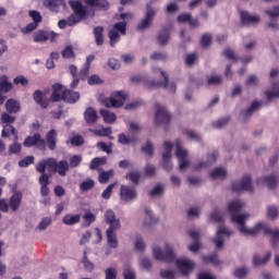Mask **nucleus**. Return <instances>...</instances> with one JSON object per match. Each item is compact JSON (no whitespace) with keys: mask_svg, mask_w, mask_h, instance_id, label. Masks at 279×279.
<instances>
[{"mask_svg":"<svg viewBox=\"0 0 279 279\" xmlns=\"http://www.w3.org/2000/svg\"><path fill=\"white\" fill-rule=\"evenodd\" d=\"M105 221L109 223V228L119 229L121 228V222L117 219L114 211L109 209L105 213Z\"/></svg>","mask_w":279,"mask_h":279,"instance_id":"nucleus-19","label":"nucleus"},{"mask_svg":"<svg viewBox=\"0 0 279 279\" xmlns=\"http://www.w3.org/2000/svg\"><path fill=\"white\" fill-rule=\"evenodd\" d=\"M16 137H14L13 144L9 146V154H20L21 153V144H19Z\"/></svg>","mask_w":279,"mask_h":279,"instance_id":"nucleus-54","label":"nucleus"},{"mask_svg":"<svg viewBox=\"0 0 279 279\" xmlns=\"http://www.w3.org/2000/svg\"><path fill=\"white\" fill-rule=\"evenodd\" d=\"M185 135L187 138H191L192 141H202V136L199 133H196L195 131L187 130L185 131Z\"/></svg>","mask_w":279,"mask_h":279,"instance_id":"nucleus-62","label":"nucleus"},{"mask_svg":"<svg viewBox=\"0 0 279 279\" xmlns=\"http://www.w3.org/2000/svg\"><path fill=\"white\" fill-rule=\"evenodd\" d=\"M265 95H266L268 101H271V99L279 98V83H272L270 88H268L265 92Z\"/></svg>","mask_w":279,"mask_h":279,"instance_id":"nucleus-33","label":"nucleus"},{"mask_svg":"<svg viewBox=\"0 0 279 279\" xmlns=\"http://www.w3.org/2000/svg\"><path fill=\"white\" fill-rule=\"evenodd\" d=\"M29 16L34 22L22 28L23 34H29L31 32H34V29L38 27V23L43 21V16H40V13L37 11H29Z\"/></svg>","mask_w":279,"mask_h":279,"instance_id":"nucleus-16","label":"nucleus"},{"mask_svg":"<svg viewBox=\"0 0 279 279\" xmlns=\"http://www.w3.org/2000/svg\"><path fill=\"white\" fill-rule=\"evenodd\" d=\"M69 4L74 14H72L68 20L59 21L58 25L60 29H64L68 26L73 27V25H77V23L83 21V19H86V15L88 14L86 7L82 5L80 1L70 0Z\"/></svg>","mask_w":279,"mask_h":279,"instance_id":"nucleus-3","label":"nucleus"},{"mask_svg":"<svg viewBox=\"0 0 279 279\" xmlns=\"http://www.w3.org/2000/svg\"><path fill=\"white\" fill-rule=\"evenodd\" d=\"M175 147H177L175 156L179 160L180 170L184 171V169H186L191 165L189 159H186V156H189V150L182 147V141L180 140H177Z\"/></svg>","mask_w":279,"mask_h":279,"instance_id":"nucleus-8","label":"nucleus"},{"mask_svg":"<svg viewBox=\"0 0 279 279\" xmlns=\"http://www.w3.org/2000/svg\"><path fill=\"white\" fill-rule=\"evenodd\" d=\"M86 3L98 10H108L110 8V3L107 0H86Z\"/></svg>","mask_w":279,"mask_h":279,"instance_id":"nucleus-34","label":"nucleus"},{"mask_svg":"<svg viewBox=\"0 0 279 279\" xmlns=\"http://www.w3.org/2000/svg\"><path fill=\"white\" fill-rule=\"evenodd\" d=\"M162 193H165V185L162 184H157L149 191L150 197H158V195H162Z\"/></svg>","mask_w":279,"mask_h":279,"instance_id":"nucleus-52","label":"nucleus"},{"mask_svg":"<svg viewBox=\"0 0 279 279\" xmlns=\"http://www.w3.org/2000/svg\"><path fill=\"white\" fill-rule=\"evenodd\" d=\"M177 267L182 276H189V274L195 269V263L189 258H179L177 259Z\"/></svg>","mask_w":279,"mask_h":279,"instance_id":"nucleus-12","label":"nucleus"},{"mask_svg":"<svg viewBox=\"0 0 279 279\" xmlns=\"http://www.w3.org/2000/svg\"><path fill=\"white\" fill-rule=\"evenodd\" d=\"M56 38H58V34L53 32L47 33L45 31H39L34 34L35 43H45L46 40H49L50 43H54Z\"/></svg>","mask_w":279,"mask_h":279,"instance_id":"nucleus-17","label":"nucleus"},{"mask_svg":"<svg viewBox=\"0 0 279 279\" xmlns=\"http://www.w3.org/2000/svg\"><path fill=\"white\" fill-rule=\"evenodd\" d=\"M114 175V170L102 171L99 174L100 184H106Z\"/></svg>","mask_w":279,"mask_h":279,"instance_id":"nucleus-48","label":"nucleus"},{"mask_svg":"<svg viewBox=\"0 0 279 279\" xmlns=\"http://www.w3.org/2000/svg\"><path fill=\"white\" fill-rule=\"evenodd\" d=\"M126 179L132 182V184H138L141 181V172L132 170L126 174Z\"/></svg>","mask_w":279,"mask_h":279,"instance_id":"nucleus-47","label":"nucleus"},{"mask_svg":"<svg viewBox=\"0 0 279 279\" xmlns=\"http://www.w3.org/2000/svg\"><path fill=\"white\" fill-rule=\"evenodd\" d=\"M154 258L156 260H161L162 263H173L175 260V252H173V246L171 244L165 245V251L160 246H155L153 248Z\"/></svg>","mask_w":279,"mask_h":279,"instance_id":"nucleus-6","label":"nucleus"},{"mask_svg":"<svg viewBox=\"0 0 279 279\" xmlns=\"http://www.w3.org/2000/svg\"><path fill=\"white\" fill-rule=\"evenodd\" d=\"M94 38L98 47H101V45H104V27L102 26H97L94 28Z\"/></svg>","mask_w":279,"mask_h":279,"instance_id":"nucleus-39","label":"nucleus"},{"mask_svg":"<svg viewBox=\"0 0 279 279\" xmlns=\"http://www.w3.org/2000/svg\"><path fill=\"white\" fill-rule=\"evenodd\" d=\"M117 230L119 229H113V228L107 229V243L113 250H117V247H119V240L117 239V233H116Z\"/></svg>","mask_w":279,"mask_h":279,"instance_id":"nucleus-21","label":"nucleus"},{"mask_svg":"<svg viewBox=\"0 0 279 279\" xmlns=\"http://www.w3.org/2000/svg\"><path fill=\"white\" fill-rule=\"evenodd\" d=\"M106 279H117V270L114 268H107L105 270Z\"/></svg>","mask_w":279,"mask_h":279,"instance_id":"nucleus-64","label":"nucleus"},{"mask_svg":"<svg viewBox=\"0 0 279 279\" xmlns=\"http://www.w3.org/2000/svg\"><path fill=\"white\" fill-rule=\"evenodd\" d=\"M90 132H93V134H95L96 136H110V134H112V129L102 128L98 130H90Z\"/></svg>","mask_w":279,"mask_h":279,"instance_id":"nucleus-51","label":"nucleus"},{"mask_svg":"<svg viewBox=\"0 0 279 279\" xmlns=\"http://www.w3.org/2000/svg\"><path fill=\"white\" fill-rule=\"evenodd\" d=\"M243 208H245V203L239 199L229 203L228 206L231 221L238 223L240 232L248 236H256L257 234H260V232L269 234L271 236L272 245L276 246V243L279 241V231L271 230L269 226L263 222L257 223L254 228L247 229L245 221L250 219V214H240Z\"/></svg>","mask_w":279,"mask_h":279,"instance_id":"nucleus-1","label":"nucleus"},{"mask_svg":"<svg viewBox=\"0 0 279 279\" xmlns=\"http://www.w3.org/2000/svg\"><path fill=\"white\" fill-rule=\"evenodd\" d=\"M13 85L8 81V76L2 75L0 77V95L3 97V93H10L12 90Z\"/></svg>","mask_w":279,"mask_h":279,"instance_id":"nucleus-35","label":"nucleus"},{"mask_svg":"<svg viewBox=\"0 0 279 279\" xmlns=\"http://www.w3.org/2000/svg\"><path fill=\"white\" fill-rule=\"evenodd\" d=\"M155 121L157 125H167L171 121V114L167 111V108L156 105Z\"/></svg>","mask_w":279,"mask_h":279,"instance_id":"nucleus-10","label":"nucleus"},{"mask_svg":"<svg viewBox=\"0 0 279 279\" xmlns=\"http://www.w3.org/2000/svg\"><path fill=\"white\" fill-rule=\"evenodd\" d=\"M271 258V253H267L263 258H260V256L255 255L253 258V263L254 265H265L266 263L269 262V259Z\"/></svg>","mask_w":279,"mask_h":279,"instance_id":"nucleus-50","label":"nucleus"},{"mask_svg":"<svg viewBox=\"0 0 279 279\" xmlns=\"http://www.w3.org/2000/svg\"><path fill=\"white\" fill-rule=\"evenodd\" d=\"M154 16H156V11L151 9V7L147 5L146 16L141 23V29H147L149 25H151V22L154 21Z\"/></svg>","mask_w":279,"mask_h":279,"instance_id":"nucleus-23","label":"nucleus"},{"mask_svg":"<svg viewBox=\"0 0 279 279\" xmlns=\"http://www.w3.org/2000/svg\"><path fill=\"white\" fill-rule=\"evenodd\" d=\"M242 25H256L260 21L258 15H251L250 13L242 11L240 13Z\"/></svg>","mask_w":279,"mask_h":279,"instance_id":"nucleus-20","label":"nucleus"},{"mask_svg":"<svg viewBox=\"0 0 279 279\" xmlns=\"http://www.w3.org/2000/svg\"><path fill=\"white\" fill-rule=\"evenodd\" d=\"M11 134L14 136L15 141H19V133L16 132V129H14L12 124L4 125L2 130V137L5 138Z\"/></svg>","mask_w":279,"mask_h":279,"instance_id":"nucleus-40","label":"nucleus"},{"mask_svg":"<svg viewBox=\"0 0 279 279\" xmlns=\"http://www.w3.org/2000/svg\"><path fill=\"white\" fill-rule=\"evenodd\" d=\"M33 99L41 106V108H49V100H45V94L41 90H35L33 94Z\"/></svg>","mask_w":279,"mask_h":279,"instance_id":"nucleus-32","label":"nucleus"},{"mask_svg":"<svg viewBox=\"0 0 279 279\" xmlns=\"http://www.w3.org/2000/svg\"><path fill=\"white\" fill-rule=\"evenodd\" d=\"M65 89L61 84H54L52 86V95L50 96L51 101H62V96L64 95Z\"/></svg>","mask_w":279,"mask_h":279,"instance_id":"nucleus-24","label":"nucleus"},{"mask_svg":"<svg viewBox=\"0 0 279 279\" xmlns=\"http://www.w3.org/2000/svg\"><path fill=\"white\" fill-rule=\"evenodd\" d=\"M217 156H218L217 151L209 154L207 157V162L201 161L198 165H193L192 166L193 170L199 171V169H206V167H208V165H213V162H215V160H217Z\"/></svg>","mask_w":279,"mask_h":279,"instance_id":"nucleus-25","label":"nucleus"},{"mask_svg":"<svg viewBox=\"0 0 279 279\" xmlns=\"http://www.w3.org/2000/svg\"><path fill=\"white\" fill-rule=\"evenodd\" d=\"M211 220L216 223H221V221H223V213H221L220 210L214 211L211 214Z\"/></svg>","mask_w":279,"mask_h":279,"instance_id":"nucleus-60","label":"nucleus"},{"mask_svg":"<svg viewBox=\"0 0 279 279\" xmlns=\"http://www.w3.org/2000/svg\"><path fill=\"white\" fill-rule=\"evenodd\" d=\"M28 165H34V156L25 157L24 159L19 161L20 167H27Z\"/></svg>","mask_w":279,"mask_h":279,"instance_id":"nucleus-61","label":"nucleus"},{"mask_svg":"<svg viewBox=\"0 0 279 279\" xmlns=\"http://www.w3.org/2000/svg\"><path fill=\"white\" fill-rule=\"evenodd\" d=\"M267 217H268V219H276V217H278V207H276V206H268V208H267Z\"/></svg>","mask_w":279,"mask_h":279,"instance_id":"nucleus-57","label":"nucleus"},{"mask_svg":"<svg viewBox=\"0 0 279 279\" xmlns=\"http://www.w3.org/2000/svg\"><path fill=\"white\" fill-rule=\"evenodd\" d=\"M179 23H189L190 27H199V20L193 19L189 13L181 14L178 16Z\"/></svg>","mask_w":279,"mask_h":279,"instance_id":"nucleus-26","label":"nucleus"},{"mask_svg":"<svg viewBox=\"0 0 279 279\" xmlns=\"http://www.w3.org/2000/svg\"><path fill=\"white\" fill-rule=\"evenodd\" d=\"M125 99H128V95L124 92H117L113 96L102 100V104L106 108H121L125 104Z\"/></svg>","mask_w":279,"mask_h":279,"instance_id":"nucleus-7","label":"nucleus"},{"mask_svg":"<svg viewBox=\"0 0 279 279\" xmlns=\"http://www.w3.org/2000/svg\"><path fill=\"white\" fill-rule=\"evenodd\" d=\"M154 223H158V218L154 216L151 213V209L146 208L145 209V219H144V226H154Z\"/></svg>","mask_w":279,"mask_h":279,"instance_id":"nucleus-42","label":"nucleus"},{"mask_svg":"<svg viewBox=\"0 0 279 279\" xmlns=\"http://www.w3.org/2000/svg\"><path fill=\"white\" fill-rule=\"evenodd\" d=\"M173 147V144L171 142H165L163 144V155H162V166L166 171H171L173 166L171 165V149Z\"/></svg>","mask_w":279,"mask_h":279,"instance_id":"nucleus-13","label":"nucleus"},{"mask_svg":"<svg viewBox=\"0 0 279 279\" xmlns=\"http://www.w3.org/2000/svg\"><path fill=\"white\" fill-rule=\"evenodd\" d=\"M22 201H23V194L21 193L13 194L9 201V208L12 209L13 211L19 210V208H21Z\"/></svg>","mask_w":279,"mask_h":279,"instance_id":"nucleus-27","label":"nucleus"},{"mask_svg":"<svg viewBox=\"0 0 279 279\" xmlns=\"http://www.w3.org/2000/svg\"><path fill=\"white\" fill-rule=\"evenodd\" d=\"M38 147V149H45L47 142L40 137V134H35L34 136H28L24 141V147Z\"/></svg>","mask_w":279,"mask_h":279,"instance_id":"nucleus-14","label":"nucleus"},{"mask_svg":"<svg viewBox=\"0 0 279 279\" xmlns=\"http://www.w3.org/2000/svg\"><path fill=\"white\" fill-rule=\"evenodd\" d=\"M232 231L228 230L226 227H219L217 230V235L214 238V243L218 250H221L223 247V243L226 241V236H231Z\"/></svg>","mask_w":279,"mask_h":279,"instance_id":"nucleus-11","label":"nucleus"},{"mask_svg":"<svg viewBox=\"0 0 279 279\" xmlns=\"http://www.w3.org/2000/svg\"><path fill=\"white\" fill-rule=\"evenodd\" d=\"M257 184H266L268 189H276V184H278V178L274 174L264 177L257 180Z\"/></svg>","mask_w":279,"mask_h":279,"instance_id":"nucleus-29","label":"nucleus"},{"mask_svg":"<svg viewBox=\"0 0 279 279\" xmlns=\"http://www.w3.org/2000/svg\"><path fill=\"white\" fill-rule=\"evenodd\" d=\"M204 263H211V265H219V257L217 254L203 257Z\"/></svg>","mask_w":279,"mask_h":279,"instance_id":"nucleus-58","label":"nucleus"},{"mask_svg":"<svg viewBox=\"0 0 279 279\" xmlns=\"http://www.w3.org/2000/svg\"><path fill=\"white\" fill-rule=\"evenodd\" d=\"M5 108H7L8 112L16 113V112H19V110H21V104L17 100L9 99L5 102Z\"/></svg>","mask_w":279,"mask_h":279,"instance_id":"nucleus-43","label":"nucleus"},{"mask_svg":"<svg viewBox=\"0 0 279 279\" xmlns=\"http://www.w3.org/2000/svg\"><path fill=\"white\" fill-rule=\"evenodd\" d=\"M263 106V101H255L251 105V107L244 111V117H252L256 110H259V108Z\"/></svg>","mask_w":279,"mask_h":279,"instance_id":"nucleus-49","label":"nucleus"},{"mask_svg":"<svg viewBox=\"0 0 279 279\" xmlns=\"http://www.w3.org/2000/svg\"><path fill=\"white\" fill-rule=\"evenodd\" d=\"M189 234L191 236V239H193V244H191L189 246L190 252H197L199 250V247H202V244H199V231L195 230V229H191L189 231Z\"/></svg>","mask_w":279,"mask_h":279,"instance_id":"nucleus-22","label":"nucleus"},{"mask_svg":"<svg viewBox=\"0 0 279 279\" xmlns=\"http://www.w3.org/2000/svg\"><path fill=\"white\" fill-rule=\"evenodd\" d=\"M51 226V217H45L38 225L39 230H47V227Z\"/></svg>","mask_w":279,"mask_h":279,"instance_id":"nucleus-59","label":"nucleus"},{"mask_svg":"<svg viewBox=\"0 0 279 279\" xmlns=\"http://www.w3.org/2000/svg\"><path fill=\"white\" fill-rule=\"evenodd\" d=\"M62 99L63 101H66V104H75L76 101H80V93L65 89L62 95Z\"/></svg>","mask_w":279,"mask_h":279,"instance_id":"nucleus-28","label":"nucleus"},{"mask_svg":"<svg viewBox=\"0 0 279 279\" xmlns=\"http://www.w3.org/2000/svg\"><path fill=\"white\" fill-rule=\"evenodd\" d=\"M169 34H171V28L165 27L160 31L158 35L159 45H167L169 43Z\"/></svg>","mask_w":279,"mask_h":279,"instance_id":"nucleus-41","label":"nucleus"},{"mask_svg":"<svg viewBox=\"0 0 279 279\" xmlns=\"http://www.w3.org/2000/svg\"><path fill=\"white\" fill-rule=\"evenodd\" d=\"M142 151L149 157L154 156V144L150 141H147L142 147Z\"/></svg>","mask_w":279,"mask_h":279,"instance_id":"nucleus-53","label":"nucleus"},{"mask_svg":"<svg viewBox=\"0 0 279 279\" xmlns=\"http://www.w3.org/2000/svg\"><path fill=\"white\" fill-rule=\"evenodd\" d=\"M58 141V132L56 130H51L46 135V142L49 147V149L53 150L56 149V143Z\"/></svg>","mask_w":279,"mask_h":279,"instance_id":"nucleus-31","label":"nucleus"},{"mask_svg":"<svg viewBox=\"0 0 279 279\" xmlns=\"http://www.w3.org/2000/svg\"><path fill=\"white\" fill-rule=\"evenodd\" d=\"M100 114L104 118L105 123H114L117 121V114L106 109H100Z\"/></svg>","mask_w":279,"mask_h":279,"instance_id":"nucleus-44","label":"nucleus"},{"mask_svg":"<svg viewBox=\"0 0 279 279\" xmlns=\"http://www.w3.org/2000/svg\"><path fill=\"white\" fill-rule=\"evenodd\" d=\"M69 161L61 160L58 162L54 158H47L40 160L36 166V171L38 173H45V171H49V173H59L62 178L66 175V171H69Z\"/></svg>","mask_w":279,"mask_h":279,"instance_id":"nucleus-2","label":"nucleus"},{"mask_svg":"<svg viewBox=\"0 0 279 279\" xmlns=\"http://www.w3.org/2000/svg\"><path fill=\"white\" fill-rule=\"evenodd\" d=\"M93 60H95V56L90 54L87 57V61H86V68L81 70V75L82 77H87L88 75V69L90 66V62H93Z\"/></svg>","mask_w":279,"mask_h":279,"instance_id":"nucleus-56","label":"nucleus"},{"mask_svg":"<svg viewBox=\"0 0 279 279\" xmlns=\"http://www.w3.org/2000/svg\"><path fill=\"white\" fill-rule=\"evenodd\" d=\"M44 5L51 12H58L64 5V0H44Z\"/></svg>","mask_w":279,"mask_h":279,"instance_id":"nucleus-30","label":"nucleus"},{"mask_svg":"<svg viewBox=\"0 0 279 279\" xmlns=\"http://www.w3.org/2000/svg\"><path fill=\"white\" fill-rule=\"evenodd\" d=\"M41 175L39 178V184H40V195L43 197H47L49 195V179L51 178L49 174H46L45 172H40Z\"/></svg>","mask_w":279,"mask_h":279,"instance_id":"nucleus-18","label":"nucleus"},{"mask_svg":"<svg viewBox=\"0 0 279 279\" xmlns=\"http://www.w3.org/2000/svg\"><path fill=\"white\" fill-rule=\"evenodd\" d=\"M138 195L136 194V190L134 187H130L128 185H122L120 187V198L122 202H134Z\"/></svg>","mask_w":279,"mask_h":279,"instance_id":"nucleus-15","label":"nucleus"},{"mask_svg":"<svg viewBox=\"0 0 279 279\" xmlns=\"http://www.w3.org/2000/svg\"><path fill=\"white\" fill-rule=\"evenodd\" d=\"M81 163H82V156L74 155L73 157L70 158L69 167H71L72 169H75V167H80Z\"/></svg>","mask_w":279,"mask_h":279,"instance_id":"nucleus-55","label":"nucleus"},{"mask_svg":"<svg viewBox=\"0 0 279 279\" xmlns=\"http://www.w3.org/2000/svg\"><path fill=\"white\" fill-rule=\"evenodd\" d=\"M120 19L123 22L116 23L113 27L109 31V39L111 47H114L117 43L121 40V36H125L128 29V22L134 19V14L132 13H122L120 14Z\"/></svg>","mask_w":279,"mask_h":279,"instance_id":"nucleus-4","label":"nucleus"},{"mask_svg":"<svg viewBox=\"0 0 279 279\" xmlns=\"http://www.w3.org/2000/svg\"><path fill=\"white\" fill-rule=\"evenodd\" d=\"M228 171L226 168L218 167L210 172L211 180H226Z\"/></svg>","mask_w":279,"mask_h":279,"instance_id":"nucleus-37","label":"nucleus"},{"mask_svg":"<svg viewBox=\"0 0 279 279\" xmlns=\"http://www.w3.org/2000/svg\"><path fill=\"white\" fill-rule=\"evenodd\" d=\"M81 216L80 215H66L63 217L62 222L65 226H75V223H80Z\"/></svg>","mask_w":279,"mask_h":279,"instance_id":"nucleus-45","label":"nucleus"},{"mask_svg":"<svg viewBox=\"0 0 279 279\" xmlns=\"http://www.w3.org/2000/svg\"><path fill=\"white\" fill-rule=\"evenodd\" d=\"M108 159L106 157H96L90 161L89 168L94 171L98 167H104Z\"/></svg>","mask_w":279,"mask_h":279,"instance_id":"nucleus-46","label":"nucleus"},{"mask_svg":"<svg viewBox=\"0 0 279 279\" xmlns=\"http://www.w3.org/2000/svg\"><path fill=\"white\" fill-rule=\"evenodd\" d=\"M232 191L234 193H241V191H246L247 193H253L254 187L252 186V177L244 175L241 182H234L232 184Z\"/></svg>","mask_w":279,"mask_h":279,"instance_id":"nucleus-9","label":"nucleus"},{"mask_svg":"<svg viewBox=\"0 0 279 279\" xmlns=\"http://www.w3.org/2000/svg\"><path fill=\"white\" fill-rule=\"evenodd\" d=\"M160 73L165 81L163 83H158L157 86H163L168 88V90H171V93H175V83L169 84V75H167V72L160 71Z\"/></svg>","mask_w":279,"mask_h":279,"instance_id":"nucleus-38","label":"nucleus"},{"mask_svg":"<svg viewBox=\"0 0 279 279\" xmlns=\"http://www.w3.org/2000/svg\"><path fill=\"white\" fill-rule=\"evenodd\" d=\"M123 276H124V279H136V274L130 267L124 269Z\"/></svg>","mask_w":279,"mask_h":279,"instance_id":"nucleus-63","label":"nucleus"},{"mask_svg":"<svg viewBox=\"0 0 279 279\" xmlns=\"http://www.w3.org/2000/svg\"><path fill=\"white\" fill-rule=\"evenodd\" d=\"M138 132H141L138 124L131 122L129 126V136L124 133H120L118 135V143L121 145H136V143H138Z\"/></svg>","mask_w":279,"mask_h":279,"instance_id":"nucleus-5","label":"nucleus"},{"mask_svg":"<svg viewBox=\"0 0 279 279\" xmlns=\"http://www.w3.org/2000/svg\"><path fill=\"white\" fill-rule=\"evenodd\" d=\"M84 119L88 124L97 123V111L92 107L87 108L84 112Z\"/></svg>","mask_w":279,"mask_h":279,"instance_id":"nucleus-36","label":"nucleus"}]
</instances>
